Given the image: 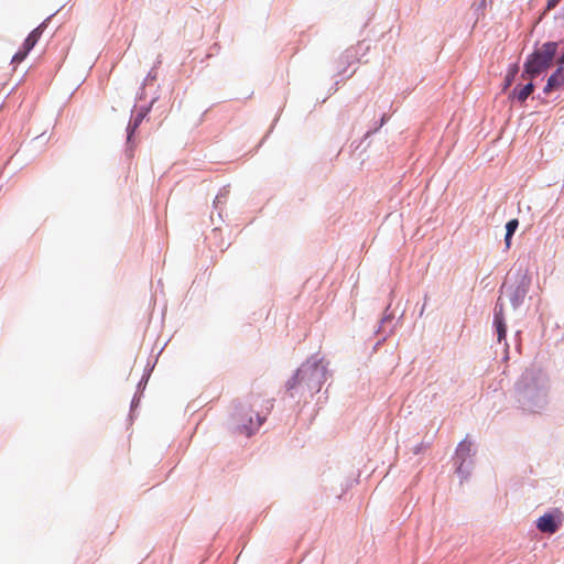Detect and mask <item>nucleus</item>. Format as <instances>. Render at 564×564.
Listing matches in <instances>:
<instances>
[{
  "label": "nucleus",
  "instance_id": "nucleus-12",
  "mask_svg": "<svg viewBox=\"0 0 564 564\" xmlns=\"http://www.w3.org/2000/svg\"><path fill=\"white\" fill-rule=\"evenodd\" d=\"M30 51H26V48L23 47L22 51H19L18 53H15L12 57V63L14 64H19L21 63L28 55Z\"/></svg>",
  "mask_w": 564,
  "mask_h": 564
},
{
  "label": "nucleus",
  "instance_id": "nucleus-14",
  "mask_svg": "<svg viewBox=\"0 0 564 564\" xmlns=\"http://www.w3.org/2000/svg\"><path fill=\"white\" fill-rule=\"evenodd\" d=\"M561 63H564V51L563 54L558 57Z\"/></svg>",
  "mask_w": 564,
  "mask_h": 564
},
{
  "label": "nucleus",
  "instance_id": "nucleus-2",
  "mask_svg": "<svg viewBox=\"0 0 564 564\" xmlns=\"http://www.w3.org/2000/svg\"><path fill=\"white\" fill-rule=\"evenodd\" d=\"M251 412L252 411L246 406H240L235 412L237 429L240 433L246 434L247 436L253 434L265 420V416L260 413H257L253 419Z\"/></svg>",
  "mask_w": 564,
  "mask_h": 564
},
{
  "label": "nucleus",
  "instance_id": "nucleus-10",
  "mask_svg": "<svg viewBox=\"0 0 564 564\" xmlns=\"http://www.w3.org/2000/svg\"><path fill=\"white\" fill-rule=\"evenodd\" d=\"M471 446L473 443L469 440H463L457 447V455L463 456L465 458L466 456L469 455Z\"/></svg>",
  "mask_w": 564,
  "mask_h": 564
},
{
  "label": "nucleus",
  "instance_id": "nucleus-6",
  "mask_svg": "<svg viewBox=\"0 0 564 564\" xmlns=\"http://www.w3.org/2000/svg\"><path fill=\"white\" fill-rule=\"evenodd\" d=\"M534 85L532 83H528L522 87H516L513 90V95L521 102L525 101L527 98L533 93Z\"/></svg>",
  "mask_w": 564,
  "mask_h": 564
},
{
  "label": "nucleus",
  "instance_id": "nucleus-7",
  "mask_svg": "<svg viewBox=\"0 0 564 564\" xmlns=\"http://www.w3.org/2000/svg\"><path fill=\"white\" fill-rule=\"evenodd\" d=\"M42 29H43L42 25L37 26L25 39V41L23 43V47L26 48V51H31L34 47V45L37 43V41L42 34Z\"/></svg>",
  "mask_w": 564,
  "mask_h": 564
},
{
  "label": "nucleus",
  "instance_id": "nucleus-1",
  "mask_svg": "<svg viewBox=\"0 0 564 564\" xmlns=\"http://www.w3.org/2000/svg\"><path fill=\"white\" fill-rule=\"evenodd\" d=\"M558 44L556 42H546L541 47L531 53L525 63L521 78H533L545 72L553 63L557 52Z\"/></svg>",
  "mask_w": 564,
  "mask_h": 564
},
{
  "label": "nucleus",
  "instance_id": "nucleus-11",
  "mask_svg": "<svg viewBox=\"0 0 564 564\" xmlns=\"http://www.w3.org/2000/svg\"><path fill=\"white\" fill-rule=\"evenodd\" d=\"M518 69H519V67L517 64L510 66L508 74L505 78V87H509L512 84V82L514 80V77L518 73Z\"/></svg>",
  "mask_w": 564,
  "mask_h": 564
},
{
  "label": "nucleus",
  "instance_id": "nucleus-5",
  "mask_svg": "<svg viewBox=\"0 0 564 564\" xmlns=\"http://www.w3.org/2000/svg\"><path fill=\"white\" fill-rule=\"evenodd\" d=\"M495 325L497 328V335H498V341L500 343L502 339L506 338V324L502 315V308L500 307L499 311L496 308L495 312Z\"/></svg>",
  "mask_w": 564,
  "mask_h": 564
},
{
  "label": "nucleus",
  "instance_id": "nucleus-4",
  "mask_svg": "<svg viewBox=\"0 0 564 564\" xmlns=\"http://www.w3.org/2000/svg\"><path fill=\"white\" fill-rule=\"evenodd\" d=\"M536 527L541 532L545 533H554L557 530V525L552 514H544L539 518Z\"/></svg>",
  "mask_w": 564,
  "mask_h": 564
},
{
  "label": "nucleus",
  "instance_id": "nucleus-3",
  "mask_svg": "<svg viewBox=\"0 0 564 564\" xmlns=\"http://www.w3.org/2000/svg\"><path fill=\"white\" fill-rule=\"evenodd\" d=\"M560 90H564V63H561L560 58H557L556 68L547 78L543 93L547 95Z\"/></svg>",
  "mask_w": 564,
  "mask_h": 564
},
{
  "label": "nucleus",
  "instance_id": "nucleus-9",
  "mask_svg": "<svg viewBox=\"0 0 564 564\" xmlns=\"http://www.w3.org/2000/svg\"><path fill=\"white\" fill-rule=\"evenodd\" d=\"M518 220L517 219H511L507 223L506 225V237H505V241H506V246L507 248L510 247V243H511V237L512 235L514 234L516 229L518 228Z\"/></svg>",
  "mask_w": 564,
  "mask_h": 564
},
{
  "label": "nucleus",
  "instance_id": "nucleus-13",
  "mask_svg": "<svg viewBox=\"0 0 564 564\" xmlns=\"http://www.w3.org/2000/svg\"><path fill=\"white\" fill-rule=\"evenodd\" d=\"M561 0H547L546 10L554 9Z\"/></svg>",
  "mask_w": 564,
  "mask_h": 564
},
{
  "label": "nucleus",
  "instance_id": "nucleus-8",
  "mask_svg": "<svg viewBox=\"0 0 564 564\" xmlns=\"http://www.w3.org/2000/svg\"><path fill=\"white\" fill-rule=\"evenodd\" d=\"M312 370H317V367L314 366V365H304L302 366L295 373L294 378H293V381L294 383L291 384V388L294 387V384L296 382H301L303 381L306 376L312 371Z\"/></svg>",
  "mask_w": 564,
  "mask_h": 564
}]
</instances>
